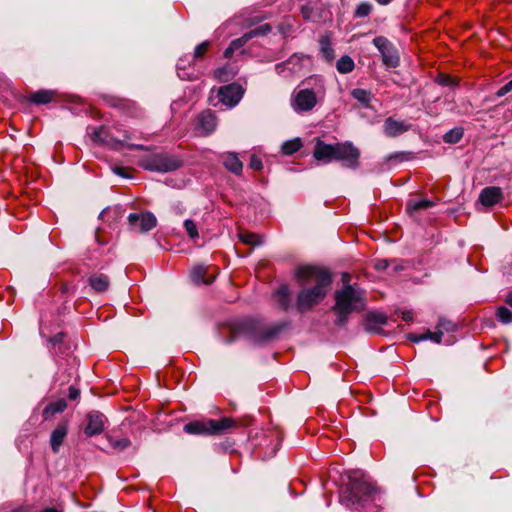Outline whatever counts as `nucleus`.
Listing matches in <instances>:
<instances>
[{"instance_id":"f257e3e1","label":"nucleus","mask_w":512,"mask_h":512,"mask_svg":"<svg viewBox=\"0 0 512 512\" xmlns=\"http://www.w3.org/2000/svg\"><path fill=\"white\" fill-rule=\"evenodd\" d=\"M295 276L302 287L297 296L296 306L304 313L326 297L332 277L327 269L309 265L299 267Z\"/></svg>"},{"instance_id":"f03ea898","label":"nucleus","mask_w":512,"mask_h":512,"mask_svg":"<svg viewBox=\"0 0 512 512\" xmlns=\"http://www.w3.org/2000/svg\"><path fill=\"white\" fill-rule=\"evenodd\" d=\"M377 497V489L359 471L349 472L347 482L339 490L340 503L356 511L364 510L374 503Z\"/></svg>"},{"instance_id":"7ed1b4c3","label":"nucleus","mask_w":512,"mask_h":512,"mask_svg":"<svg viewBox=\"0 0 512 512\" xmlns=\"http://www.w3.org/2000/svg\"><path fill=\"white\" fill-rule=\"evenodd\" d=\"M349 280V274L344 273L342 275L344 285L335 293L333 310L337 313L336 323L341 326L346 323L349 314L366 309L365 292L356 285H350Z\"/></svg>"},{"instance_id":"20e7f679","label":"nucleus","mask_w":512,"mask_h":512,"mask_svg":"<svg viewBox=\"0 0 512 512\" xmlns=\"http://www.w3.org/2000/svg\"><path fill=\"white\" fill-rule=\"evenodd\" d=\"M234 427H236V422L231 418L206 419L187 423L184 426V431L188 434L219 435Z\"/></svg>"},{"instance_id":"39448f33","label":"nucleus","mask_w":512,"mask_h":512,"mask_svg":"<svg viewBox=\"0 0 512 512\" xmlns=\"http://www.w3.org/2000/svg\"><path fill=\"white\" fill-rule=\"evenodd\" d=\"M123 139H118L110 135L104 127H98L93 130L91 133V139L93 142L101 145H105L111 149L119 150L122 147H126L129 150H147L148 148L144 145L140 144H129L128 140L132 139V134L124 130Z\"/></svg>"},{"instance_id":"423d86ee","label":"nucleus","mask_w":512,"mask_h":512,"mask_svg":"<svg viewBox=\"0 0 512 512\" xmlns=\"http://www.w3.org/2000/svg\"><path fill=\"white\" fill-rule=\"evenodd\" d=\"M182 165L183 161L179 157L167 153L154 154L144 159L141 164L145 170L161 173L177 170Z\"/></svg>"},{"instance_id":"0eeeda50","label":"nucleus","mask_w":512,"mask_h":512,"mask_svg":"<svg viewBox=\"0 0 512 512\" xmlns=\"http://www.w3.org/2000/svg\"><path fill=\"white\" fill-rule=\"evenodd\" d=\"M374 46L381 54L382 62L386 68H396L400 64V56L398 50L384 36H377L373 39Z\"/></svg>"},{"instance_id":"6e6552de","label":"nucleus","mask_w":512,"mask_h":512,"mask_svg":"<svg viewBox=\"0 0 512 512\" xmlns=\"http://www.w3.org/2000/svg\"><path fill=\"white\" fill-rule=\"evenodd\" d=\"M317 104V95L313 89L295 90L291 97V106L297 113L310 112Z\"/></svg>"},{"instance_id":"1a4fd4ad","label":"nucleus","mask_w":512,"mask_h":512,"mask_svg":"<svg viewBox=\"0 0 512 512\" xmlns=\"http://www.w3.org/2000/svg\"><path fill=\"white\" fill-rule=\"evenodd\" d=\"M360 151L351 142L336 143L335 161L342 162L343 166L356 169L359 166Z\"/></svg>"},{"instance_id":"9d476101","label":"nucleus","mask_w":512,"mask_h":512,"mask_svg":"<svg viewBox=\"0 0 512 512\" xmlns=\"http://www.w3.org/2000/svg\"><path fill=\"white\" fill-rule=\"evenodd\" d=\"M128 224L132 231L147 233L156 227L157 219L150 211L130 213L128 216Z\"/></svg>"},{"instance_id":"9b49d317","label":"nucleus","mask_w":512,"mask_h":512,"mask_svg":"<svg viewBox=\"0 0 512 512\" xmlns=\"http://www.w3.org/2000/svg\"><path fill=\"white\" fill-rule=\"evenodd\" d=\"M270 31H271L270 25L264 24V25H261L255 29L245 33L244 35L233 40L230 43V45L224 51V57L231 58L233 56L234 52L236 50L240 49L241 47H243L249 40H251L252 38L259 36V35H266Z\"/></svg>"},{"instance_id":"f8f14e48","label":"nucleus","mask_w":512,"mask_h":512,"mask_svg":"<svg viewBox=\"0 0 512 512\" xmlns=\"http://www.w3.org/2000/svg\"><path fill=\"white\" fill-rule=\"evenodd\" d=\"M217 275V269L214 267H208L204 265H197L193 267L190 273V278L195 284H210L212 283Z\"/></svg>"},{"instance_id":"ddd939ff","label":"nucleus","mask_w":512,"mask_h":512,"mask_svg":"<svg viewBox=\"0 0 512 512\" xmlns=\"http://www.w3.org/2000/svg\"><path fill=\"white\" fill-rule=\"evenodd\" d=\"M242 89L237 84L221 87L218 93L220 101L230 107L235 106L242 97Z\"/></svg>"},{"instance_id":"4468645a","label":"nucleus","mask_w":512,"mask_h":512,"mask_svg":"<svg viewBox=\"0 0 512 512\" xmlns=\"http://www.w3.org/2000/svg\"><path fill=\"white\" fill-rule=\"evenodd\" d=\"M335 154L336 144H326L320 139L316 141L315 149L313 152V156L316 160L329 163L335 160Z\"/></svg>"},{"instance_id":"2eb2a0df","label":"nucleus","mask_w":512,"mask_h":512,"mask_svg":"<svg viewBox=\"0 0 512 512\" xmlns=\"http://www.w3.org/2000/svg\"><path fill=\"white\" fill-rule=\"evenodd\" d=\"M503 200V192L500 187L490 186L484 188L479 195V202L486 207H492Z\"/></svg>"},{"instance_id":"dca6fc26","label":"nucleus","mask_w":512,"mask_h":512,"mask_svg":"<svg viewBox=\"0 0 512 512\" xmlns=\"http://www.w3.org/2000/svg\"><path fill=\"white\" fill-rule=\"evenodd\" d=\"M302 59V56L294 54L287 61L277 64L275 71L278 75L287 77L301 69Z\"/></svg>"},{"instance_id":"f3484780","label":"nucleus","mask_w":512,"mask_h":512,"mask_svg":"<svg viewBox=\"0 0 512 512\" xmlns=\"http://www.w3.org/2000/svg\"><path fill=\"white\" fill-rule=\"evenodd\" d=\"M215 127L216 117L210 110L203 111L198 115L196 121V129L201 134H209L215 130Z\"/></svg>"},{"instance_id":"a211bd4d","label":"nucleus","mask_w":512,"mask_h":512,"mask_svg":"<svg viewBox=\"0 0 512 512\" xmlns=\"http://www.w3.org/2000/svg\"><path fill=\"white\" fill-rule=\"evenodd\" d=\"M88 423L84 430L87 436L100 434L104 430V415L99 412H91L87 416Z\"/></svg>"},{"instance_id":"6ab92c4d","label":"nucleus","mask_w":512,"mask_h":512,"mask_svg":"<svg viewBox=\"0 0 512 512\" xmlns=\"http://www.w3.org/2000/svg\"><path fill=\"white\" fill-rule=\"evenodd\" d=\"M68 422L61 421L57 424L56 428L51 433L50 444L53 452L57 453L67 436Z\"/></svg>"},{"instance_id":"aec40b11","label":"nucleus","mask_w":512,"mask_h":512,"mask_svg":"<svg viewBox=\"0 0 512 512\" xmlns=\"http://www.w3.org/2000/svg\"><path fill=\"white\" fill-rule=\"evenodd\" d=\"M384 133L388 137H396L404 132L408 131L410 128V125L405 123L404 121H398L391 117L387 118L383 125Z\"/></svg>"},{"instance_id":"412c9836","label":"nucleus","mask_w":512,"mask_h":512,"mask_svg":"<svg viewBox=\"0 0 512 512\" xmlns=\"http://www.w3.org/2000/svg\"><path fill=\"white\" fill-rule=\"evenodd\" d=\"M223 164L227 170L239 175L242 172L243 164L235 153H227L223 156Z\"/></svg>"},{"instance_id":"4be33fe9","label":"nucleus","mask_w":512,"mask_h":512,"mask_svg":"<svg viewBox=\"0 0 512 512\" xmlns=\"http://www.w3.org/2000/svg\"><path fill=\"white\" fill-rule=\"evenodd\" d=\"M434 205V202L428 199H410L406 205V211L413 215L420 210H426Z\"/></svg>"},{"instance_id":"5701e85b","label":"nucleus","mask_w":512,"mask_h":512,"mask_svg":"<svg viewBox=\"0 0 512 512\" xmlns=\"http://www.w3.org/2000/svg\"><path fill=\"white\" fill-rule=\"evenodd\" d=\"M66 407H67V404L64 399H59L55 402L49 403L43 410L44 420H48L51 417H53L55 414L63 412Z\"/></svg>"},{"instance_id":"b1692460","label":"nucleus","mask_w":512,"mask_h":512,"mask_svg":"<svg viewBox=\"0 0 512 512\" xmlns=\"http://www.w3.org/2000/svg\"><path fill=\"white\" fill-rule=\"evenodd\" d=\"M89 284L96 292H104L109 287V279L104 274H93L89 278Z\"/></svg>"},{"instance_id":"393cba45","label":"nucleus","mask_w":512,"mask_h":512,"mask_svg":"<svg viewBox=\"0 0 512 512\" xmlns=\"http://www.w3.org/2000/svg\"><path fill=\"white\" fill-rule=\"evenodd\" d=\"M55 92L52 90H39L31 94L30 100L35 104H47L52 101Z\"/></svg>"},{"instance_id":"a878e982","label":"nucleus","mask_w":512,"mask_h":512,"mask_svg":"<svg viewBox=\"0 0 512 512\" xmlns=\"http://www.w3.org/2000/svg\"><path fill=\"white\" fill-rule=\"evenodd\" d=\"M442 335H443V331L438 329V331H436V332L427 331L426 333L421 334V335H411L409 337V339L412 342H416V343L430 339V340L434 341L435 343L439 344L442 341Z\"/></svg>"},{"instance_id":"bb28decb","label":"nucleus","mask_w":512,"mask_h":512,"mask_svg":"<svg viewBox=\"0 0 512 512\" xmlns=\"http://www.w3.org/2000/svg\"><path fill=\"white\" fill-rule=\"evenodd\" d=\"M277 301L282 309L287 310L290 306V290L287 285L281 286L275 293Z\"/></svg>"},{"instance_id":"cd10ccee","label":"nucleus","mask_w":512,"mask_h":512,"mask_svg":"<svg viewBox=\"0 0 512 512\" xmlns=\"http://www.w3.org/2000/svg\"><path fill=\"white\" fill-rule=\"evenodd\" d=\"M302 147V140L300 138H294L287 140L282 144L281 150L285 155H292Z\"/></svg>"},{"instance_id":"c85d7f7f","label":"nucleus","mask_w":512,"mask_h":512,"mask_svg":"<svg viewBox=\"0 0 512 512\" xmlns=\"http://www.w3.org/2000/svg\"><path fill=\"white\" fill-rule=\"evenodd\" d=\"M354 61L349 56H342L336 64L339 73L346 74L354 69Z\"/></svg>"},{"instance_id":"c756f323","label":"nucleus","mask_w":512,"mask_h":512,"mask_svg":"<svg viewBox=\"0 0 512 512\" xmlns=\"http://www.w3.org/2000/svg\"><path fill=\"white\" fill-rule=\"evenodd\" d=\"M320 48L325 60L332 61L334 58V50L328 37H322L320 39Z\"/></svg>"},{"instance_id":"7c9ffc66","label":"nucleus","mask_w":512,"mask_h":512,"mask_svg":"<svg viewBox=\"0 0 512 512\" xmlns=\"http://www.w3.org/2000/svg\"><path fill=\"white\" fill-rule=\"evenodd\" d=\"M107 440L109 445L115 450L122 451L131 446V441L128 438H115L113 436H108Z\"/></svg>"},{"instance_id":"2f4dec72","label":"nucleus","mask_w":512,"mask_h":512,"mask_svg":"<svg viewBox=\"0 0 512 512\" xmlns=\"http://www.w3.org/2000/svg\"><path fill=\"white\" fill-rule=\"evenodd\" d=\"M235 73L229 66H224L214 72V76L220 82H228L233 79Z\"/></svg>"},{"instance_id":"473e14b6","label":"nucleus","mask_w":512,"mask_h":512,"mask_svg":"<svg viewBox=\"0 0 512 512\" xmlns=\"http://www.w3.org/2000/svg\"><path fill=\"white\" fill-rule=\"evenodd\" d=\"M463 129L462 128H454L445 133L443 136V140L446 143L455 144L458 143L463 137Z\"/></svg>"},{"instance_id":"72a5a7b5","label":"nucleus","mask_w":512,"mask_h":512,"mask_svg":"<svg viewBox=\"0 0 512 512\" xmlns=\"http://www.w3.org/2000/svg\"><path fill=\"white\" fill-rule=\"evenodd\" d=\"M351 95L353 98H355L357 101L361 102L364 105H368L371 100V93L365 89L356 88L353 89L351 92Z\"/></svg>"},{"instance_id":"f704fd0d","label":"nucleus","mask_w":512,"mask_h":512,"mask_svg":"<svg viewBox=\"0 0 512 512\" xmlns=\"http://www.w3.org/2000/svg\"><path fill=\"white\" fill-rule=\"evenodd\" d=\"M239 237L243 243L250 244L253 246H259L263 242L261 237L254 233H240Z\"/></svg>"},{"instance_id":"c9c22d12","label":"nucleus","mask_w":512,"mask_h":512,"mask_svg":"<svg viewBox=\"0 0 512 512\" xmlns=\"http://www.w3.org/2000/svg\"><path fill=\"white\" fill-rule=\"evenodd\" d=\"M209 47H210L209 41H204V42L200 43L199 45H197L193 52V60L196 61V60L202 59L204 57V55L206 54V52L208 51Z\"/></svg>"},{"instance_id":"e433bc0d","label":"nucleus","mask_w":512,"mask_h":512,"mask_svg":"<svg viewBox=\"0 0 512 512\" xmlns=\"http://www.w3.org/2000/svg\"><path fill=\"white\" fill-rule=\"evenodd\" d=\"M184 228L191 239H197L199 237L197 225L193 220L186 219L184 221Z\"/></svg>"},{"instance_id":"4c0bfd02","label":"nucleus","mask_w":512,"mask_h":512,"mask_svg":"<svg viewBox=\"0 0 512 512\" xmlns=\"http://www.w3.org/2000/svg\"><path fill=\"white\" fill-rule=\"evenodd\" d=\"M497 318L503 324H508L512 322V312L506 307H499L497 309Z\"/></svg>"},{"instance_id":"58836bf2","label":"nucleus","mask_w":512,"mask_h":512,"mask_svg":"<svg viewBox=\"0 0 512 512\" xmlns=\"http://www.w3.org/2000/svg\"><path fill=\"white\" fill-rule=\"evenodd\" d=\"M371 11L372 5L368 2H362L356 7L354 14L356 17H366L371 13Z\"/></svg>"},{"instance_id":"ea45409f","label":"nucleus","mask_w":512,"mask_h":512,"mask_svg":"<svg viewBox=\"0 0 512 512\" xmlns=\"http://www.w3.org/2000/svg\"><path fill=\"white\" fill-rule=\"evenodd\" d=\"M278 330L274 328H266L262 334L258 337L256 335L253 336V338L256 341H265L273 338L277 334Z\"/></svg>"},{"instance_id":"a19ab883","label":"nucleus","mask_w":512,"mask_h":512,"mask_svg":"<svg viewBox=\"0 0 512 512\" xmlns=\"http://www.w3.org/2000/svg\"><path fill=\"white\" fill-rule=\"evenodd\" d=\"M437 83L442 86H454L456 85V80L449 75L439 74L437 77Z\"/></svg>"},{"instance_id":"79ce46f5","label":"nucleus","mask_w":512,"mask_h":512,"mask_svg":"<svg viewBox=\"0 0 512 512\" xmlns=\"http://www.w3.org/2000/svg\"><path fill=\"white\" fill-rule=\"evenodd\" d=\"M437 328L439 330H442L443 332L446 331V332H450V331H454L455 328H456V325L453 324L452 322L450 321H447V320H440L439 323H438V326Z\"/></svg>"},{"instance_id":"37998d69","label":"nucleus","mask_w":512,"mask_h":512,"mask_svg":"<svg viewBox=\"0 0 512 512\" xmlns=\"http://www.w3.org/2000/svg\"><path fill=\"white\" fill-rule=\"evenodd\" d=\"M367 321L368 322H374L377 325H383V324H385L386 319H385V317L383 315L369 313L367 315Z\"/></svg>"},{"instance_id":"c03bdc74","label":"nucleus","mask_w":512,"mask_h":512,"mask_svg":"<svg viewBox=\"0 0 512 512\" xmlns=\"http://www.w3.org/2000/svg\"><path fill=\"white\" fill-rule=\"evenodd\" d=\"M512 90V79L507 82L504 86H502L497 92H496V96L497 97H503L505 96L507 93H509L510 91Z\"/></svg>"},{"instance_id":"a18cd8bd","label":"nucleus","mask_w":512,"mask_h":512,"mask_svg":"<svg viewBox=\"0 0 512 512\" xmlns=\"http://www.w3.org/2000/svg\"><path fill=\"white\" fill-rule=\"evenodd\" d=\"M250 167L254 170H260L263 167L262 161L257 156L253 155L250 159Z\"/></svg>"},{"instance_id":"49530a36","label":"nucleus","mask_w":512,"mask_h":512,"mask_svg":"<svg viewBox=\"0 0 512 512\" xmlns=\"http://www.w3.org/2000/svg\"><path fill=\"white\" fill-rule=\"evenodd\" d=\"M374 267H375V269H377L379 271L385 270L389 267V262H388V260H385V259L376 260L374 263Z\"/></svg>"},{"instance_id":"de8ad7c7","label":"nucleus","mask_w":512,"mask_h":512,"mask_svg":"<svg viewBox=\"0 0 512 512\" xmlns=\"http://www.w3.org/2000/svg\"><path fill=\"white\" fill-rule=\"evenodd\" d=\"M79 396H80V391L77 388L70 386L69 387V398L71 400H76Z\"/></svg>"},{"instance_id":"09e8293b","label":"nucleus","mask_w":512,"mask_h":512,"mask_svg":"<svg viewBox=\"0 0 512 512\" xmlns=\"http://www.w3.org/2000/svg\"><path fill=\"white\" fill-rule=\"evenodd\" d=\"M401 318L405 322H411L413 320V313H412V311H402L401 312Z\"/></svg>"},{"instance_id":"8fccbe9b","label":"nucleus","mask_w":512,"mask_h":512,"mask_svg":"<svg viewBox=\"0 0 512 512\" xmlns=\"http://www.w3.org/2000/svg\"><path fill=\"white\" fill-rule=\"evenodd\" d=\"M113 171L115 174L120 175L122 177H127V174L125 173V170L121 167H115L113 168Z\"/></svg>"},{"instance_id":"3c124183","label":"nucleus","mask_w":512,"mask_h":512,"mask_svg":"<svg viewBox=\"0 0 512 512\" xmlns=\"http://www.w3.org/2000/svg\"><path fill=\"white\" fill-rule=\"evenodd\" d=\"M506 302L512 307V292L507 295Z\"/></svg>"},{"instance_id":"603ef678","label":"nucleus","mask_w":512,"mask_h":512,"mask_svg":"<svg viewBox=\"0 0 512 512\" xmlns=\"http://www.w3.org/2000/svg\"><path fill=\"white\" fill-rule=\"evenodd\" d=\"M302 14L305 18H309V12H308V9L306 7H303L302 8Z\"/></svg>"},{"instance_id":"864d4df0","label":"nucleus","mask_w":512,"mask_h":512,"mask_svg":"<svg viewBox=\"0 0 512 512\" xmlns=\"http://www.w3.org/2000/svg\"><path fill=\"white\" fill-rule=\"evenodd\" d=\"M42 512H60V511L55 508H46Z\"/></svg>"},{"instance_id":"5fc2aeb1","label":"nucleus","mask_w":512,"mask_h":512,"mask_svg":"<svg viewBox=\"0 0 512 512\" xmlns=\"http://www.w3.org/2000/svg\"><path fill=\"white\" fill-rule=\"evenodd\" d=\"M109 212V209H104L101 213H100V217L101 218H104L106 214H108Z\"/></svg>"},{"instance_id":"6e6d98bb","label":"nucleus","mask_w":512,"mask_h":512,"mask_svg":"<svg viewBox=\"0 0 512 512\" xmlns=\"http://www.w3.org/2000/svg\"><path fill=\"white\" fill-rule=\"evenodd\" d=\"M60 338H61V334H59V335L55 336L53 339H51V341H52L53 343H55V342H57V341H60Z\"/></svg>"},{"instance_id":"4d7b16f0","label":"nucleus","mask_w":512,"mask_h":512,"mask_svg":"<svg viewBox=\"0 0 512 512\" xmlns=\"http://www.w3.org/2000/svg\"><path fill=\"white\" fill-rule=\"evenodd\" d=\"M182 62H183V60L181 59V60L178 62V64H177V69H178V71H180V70L182 69Z\"/></svg>"}]
</instances>
